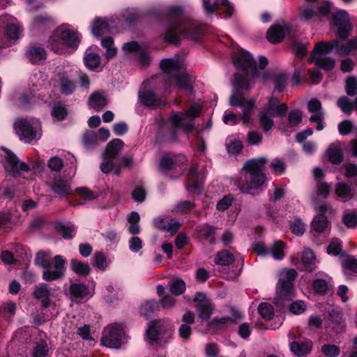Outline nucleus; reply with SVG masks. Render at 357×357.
<instances>
[{
	"mask_svg": "<svg viewBox=\"0 0 357 357\" xmlns=\"http://www.w3.org/2000/svg\"><path fill=\"white\" fill-rule=\"evenodd\" d=\"M122 50L126 55H132L137 62L142 66H148L151 61V58L143 47L139 45L137 42H128L125 43Z\"/></svg>",
	"mask_w": 357,
	"mask_h": 357,
	"instance_id": "nucleus-14",
	"label": "nucleus"
},
{
	"mask_svg": "<svg viewBox=\"0 0 357 357\" xmlns=\"http://www.w3.org/2000/svg\"><path fill=\"white\" fill-rule=\"evenodd\" d=\"M268 114L261 112L259 114V122L264 132L269 131L273 126V121Z\"/></svg>",
	"mask_w": 357,
	"mask_h": 357,
	"instance_id": "nucleus-58",
	"label": "nucleus"
},
{
	"mask_svg": "<svg viewBox=\"0 0 357 357\" xmlns=\"http://www.w3.org/2000/svg\"><path fill=\"white\" fill-rule=\"evenodd\" d=\"M51 294V288L45 283H40L37 285L33 292V297L40 300L42 305L45 307L50 305L51 300L50 297Z\"/></svg>",
	"mask_w": 357,
	"mask_h": 357,
	"instance_id": "nucleus-25",
	"label": "nucleus"
},
{
	"mask_svg": "<svg viewBox=\"0 0 357 357\" xmlns=\"http://www.w3.org/2000/svg\"><path fill=\"white\" fill-rule=\"evenodd\" d=\"M289 124L291 127L296 126L299 124L302 119V112L299 110H292L289 112Z\"/></svg>",
	"mask_w": 357,
	"mask_h": 357,
	"instance_id": "nucleus-63",
	"label": "nucleus"
},
{
	"mask_svg": "<svg viewBox=\"0 0 357 357\" xmlns=\"http://www.w3.org/2000/svg\"><path fill=\"white\" fill-rule=\"evenodd\" d=\"M84 63L87 68L92 70H98L100 68V56L98 53L93 51V47L86 50L84 56Z\"/></svg>",
	"mask_w": 357,
	"mask_h": 357,
	"instance_id": "nucleus-30",
	"label": "nucleus"
},
{
	"mask_svg": "<svg viewBox=\"0 0 357 357\" xmlns=\"http://www.w3.org/2000/svg\"><path fill=\"white\" fill-rule=\"evenodd\" d=\"M201 106L199 103L192 104L185 112H172L168 118L166 125L169 129L167 138L170 142H175L177 133L190 132L195 128L194 120L199 115Z\"/></svg>",
	"mask_w": 357,
	"mask_h": 357,
	"instance_id": "nucleus-6",
	"label": "nucleus"
},
{
	"mask_svg": "<svg viewBox=\"0 0 357 357\" xmlns=\"http://www.w3.org/2000/svg\"><path fill=\"white\" fill-rule=\"evenodd\" d=\"M94 266L100 271H105L108 266L107 257L102 252H96L93 256Z\"/></svg>",
	"mask_w": 357,
	"mask_h": 357,
	"instance_id": "nucleus-55",
	"label": "nucleus"
},
{
	"mask_svg": "<svg viewBox=\"0 0 357 357\" xmlns=\"http://www.w3.org/2000/svg\"><path fill=\"white\" fill-rule=\"evenodd\" d=\"M337 106L340 108L342 112L347 114H350L354 109V102L348 97L342 96L338 100Z\"/></svg>",
	"mask_w": 357,
	"mask_h": 357,
	"instance_id": "nucleus-53",
	"label": "nucleus"
},
{
	"mask_svg": "<svg viewBox=\"0 0 357 357\" xmlns=\"http://www.w3.org/2000/svg\"><path fill=\"white\" fill-rule=\"evenodd\" d=\"M74 192L87 201H92L98 197V195L96 193L86 187L77 188Z\"/></svg>",
	"mask_w": 357,
	"mask_h": 357,
	"instance_id": "nucleus-59",
	"label": "nucleus"
},
{
	"mask_svg": "<svg viewBox=\"0 0 357 357\" xmlns=\"http://www.w3.org/2000/svg\"><path fill=\"white\" fill-rule=\"evenodd\" d=\"M226 148L229 153L236 154L241 151L243 145L240 140L233 138H227Z\"/></svg>",
	"mask_w": 357,
	"mask_h": 357,
	"instance_id": "nucleus-52",
	"label": "nucleus"
},
{
	"mask_svg": "<svg viewBox=\"0 0 357 357\" xmlns=\"http://www.w3.org/2000/svg\"><path fill=\"white\" fill-rule=\"evenodd\" d=\"M258 312L261 317L266 320H270L273 316L272 305L266 303H262L259 305Z\"/></svg>",
	"mask_w": 357,
	"mask_h": 357,
	"instance_id": "nucleus-57",
	"label": "nucleus"
},
{
	"mask_svg": "<svg viewBox=\"0 0 357 357\" xmlns=\"http://www.w3.org/2000/svg\"><path fill=\"white\" fill-rule=\"evenodd\" d=\"M195 204L190 201H182L177 203L174 210L177 212L185 213L195 207Z\"/></svg>",
	"mask_w": 357,
	"mask_h": 357,
	"instance_id": "nucleus-64",
	"label": "nucleus"
},
{
	"mask_svg": "<svg viewBox=\"0 0 357 357\" xmlns=\"http://www.w3.org/2000/svg\"><path fill=\"white\" fill-rule=\"evenodd\" d=\"M70 269L77 275L86 277L91 272L90 265L77 259H72L70 261Z\"/></svg>",
	"mask_w": 357,
	"mask_h": 357,
	"instance_id": "nucleus-32",
	"label": "nucleus"
},
{
	"mask_svg": "<svg viewBox=\"0 0 357 357\" xmlns=\"http://www.w3.org/2000/svg\"><path fill=\"white\" fill-rule=\"evenodd\" d=\"M313 281L312 287L314 291L319 294H326L333 288L332 278L325 273H318Z\"/></svg>",
	"mask_w": 357,
	"mask_h": 357,
	"instance_id": "nucleus-22",
	"label": "nucleus"
},
{
	"mask_svg": "<svg viewBox=\"0 0 357 357\" xmlns=\"http://www.w3.org/2000/svg\"><path fill=\"white\" fill-rule=\"evenodd\" d=\"M126 334L120 325L107 326L101 337V344L111 349H119L126 342Z\"/></svg>",
	"mask_w": 357,
	"mask_h": 357,
	"instance_id": "nucleus-11",
	"label": "nucleus"
},
{
	"mask_svg": "<svg viewBox=\"0 0 357 357\" xmlns=\"http://www.w3.org/2000/svg\"><path fill=\"white\" fill-rule=\"evenodd\" d=\"M331 25L337 28L339 36L345 39L349 31L352 29V25L350 23L349 14L344 10H338L335 11L331 22Z\"/></svg>",
	"mask_w": 357,
	"mask_h": 357,
	"instance_id": "nucleus-15",
	"label": "nucleus"
},
{
	"mask_svg": "<svg viewBox=\"0 0 357 357\" xmlns=\"http://www.w3.org/2000/svg\"><path fill=\"white\" fill-rule=\"evenodd\" d=\"M172 328V323L168 319L151 321L146 332V340L150 344L158 342L163 335L169 337Z\"/></svg>",
	"mask_w": 357,
	"mask_h": 357,
	"instance_id": "nucleus-12",
	"label": "nucleus"
},
{
	"mask_svg": "<svg viewBox=\"0 0 357 357\" xmlns=\"http://www.w3.org/2000/svg\"><path fill=\"white\" fill-rule=\"evenodd\" d=\"M232 61L239 73H236L234 82L232 95L229 98V104L232 107L241 109L240 118L243 123L249 122L251 113L255 107V100L246 99L243 91H248L252 79L260 77L256 61L252 56L244 50H238L232 55Z\"/></svg>",
	"mask_w": 357,
	"mask_h": 357,
	"instance_id": "nucleus-1",
	"label": "nucleus"
},
{
	"mask_svg": "<svg viewBox=\"0 0 357 357\" xmlns=\"http://www.w3.org/2000/svg\"><path fill=\"white\" fill-rule=\"evenodd\" d=\"M289 26L284 22L273 25L266 33V38L272 43L280 42L289 33Z\"/></svg>",
	"mask_w": 357,
	"mask_h": 357,
	"instance_id": "nucleus-21",
	"label": "nucleus"
},
{
	"mask_svg": "<svg viewBox=\"0 0 357 357\" xmlns=\"http://www.w3.org/2000/svg\"><path fill=\"white\" fill-rule=\"evenodd\" d=\"M91 32L95 37H100L109 32V23L105 18L96 17L91 23Z\"/></svg>",
	"mask_w": 357,
	"mask_h": 357,
	"instance_id": "nucleus-29",
	"label": "nucleus"
},
{
	"mask_svg": "<svg viewBox=\"0 0 357 357\" xmlns=\"http://www.w3.org/2000/svg\"><path fill=\"white\" fill-rule=\"evenodd\" d=\"M181 13L182 9L179 6H173L169 8V14L173 17L169 20L164 33L165 40L169 43L177 45L181 39L184 38L197 40L201 35V27L196 22L175 17Z\"/></svg>",
	"mask_w": 357,
	"mask_h": 357,
	"instance_id": "nucleus-2",
	"label": "nucleus"
},
{
	"mask_svg": "<svg viewBox=\"0 0 357 357\" xmlns=\"http://www.w3.org/2000/svg\"><path fill=\"white\" fill-rule=\"evenodd\" d=\"M26 55L32 63H38L46 58V52L44 48L40 46L29 47L26 51Z\"/></svg>",
	"mask_w": 357,
	"mask_h": 357,
	"instance_id": "nucleus-36",
	"label": "nucleus"
},
{
	"mask_svg": "<svg viewBox=\"0 0 357 357\" xmlns=\"http://www.w3.org/2000/svg\"><path fill=\"white\" fill-rule=\"evenodd\" d=\"M345 89L349 96H353L357 93V79L349 77L346 81Z\"/></svg>",
	"mask_w": 357,
	"mask_h": 357,
	"instance_id": "nucleus-62",
	"label": "nucleus"
},
{
	"mask_svg": "<svg viewBox=\"0 0 357 357\" xmlns=\"http://www.w3.org/2000/svg\"><path fill=\"white\" fill-rule=\"evenodd\" d=\"M88 104L89 107L98 112L107 105V100L102 93L98 91L89 96Z\"/></svg>",
	"mask_w": 357,
	"mask_h": 357,
	"instance_id": "nucleus-34",
	"label": "nucleus"
},
{
	"mask_svg": "<svg viewBox=\"0 0 357 357\" xmlns=\"http://www.w3.org/2000/svg\"><path fill=\"white\" fill-rule=\"evenodd\" d=\"M312 342L311 340H305L301 344L293 342L290 344L291 351L298 356H304L311 351Z\"/></svg>",
	"mask_w": 357,
	"mask_h": 357,
	"instance_id": "nucleus-39",
	"label": "nucleus"
},
{
	"mask_svg": "<svg viewBox=\"0 0 357 357\" xmlns=\"http://www.w3.org/2000/svg\"><path fill=\"white\" fill-rule=\"evenodd\" d=\"M335 193L340 198L344 200H349L353 196L351 188L344 182H340L336 184Z\"/></svg>",
	"mask_w": 357,
	"mask_h": 357,
	"instance_id": "nucleus-45",
	"label": "nucleus"
},
{
	"mask_svg": "<svg viewBox=\"0 0 357 357\" xmlns=\"http://www.w3.org/2000/svg\"><path fill=\"white\" fill-rule=\"evenodd\" d=\"M266 158L261 157L247 162L240 173L237 186L242 193L253 194L255 190H262L266 183V177L262 172Z\"/></svg>",
	"mask_w": 357,
	"mask_h": 357,
	"instance_id": "nucleus-5",
	"label": "nucleus"
},
{
	"mask_svg": "<svg viewBox=\"0 0 357 357\" xmlns=\"http://www.w3.org/2000/svg\"><path fill=\"white\" fill-rule=\"evenodd\" d=\"M101 171L105 174L113 173L119 175L121 173V165L116 162V159L102 155V162L100 165Z\"/></svg>",
	"mask_w": 357,
	"mask_h": 357,
	"instance_id": "nucleus-28",
	"label": "nucleus"
},
{
	"mask_svg": "<svg viewBox=\"0 0 357 357\" xmlns=\"http://www.w3.org/2000/svg\"><path fill=\"white\" fill-rule=\"evenodd\" d=\"M36 264L43 267V278L45 281L52 282L63 277L66 271V261L61 255H52L46 252H38L35 259Z\"/></svg>",
	"mask_w": 357,
	"mask_h": 357,
	"instance_id": "nucleus-8",
	"label": "nucleus"
},
{
	"mask_svg": "<svg viewBox=\"0 0 357 357\" xmlns=\"http://www.w3.org/2000/svg\"><path fill=\"white\" fill-rule=\"evenodd\" d=\"M123 146V142L120 139H115L108 143L103 155L116 159L117 155Z\"/></svg>",
	"mask_w": 357,
	"mask_h": 357,
	"instance_id": "nucleus-42",
	"label": "nucleus"
},
{
	"mask_svg": "<svg viewBox=\"0 0 357 357\" xmlns=\"http://www.w3.org/2000/svg\"><path fill=\"white\" fill-rule=\"evenodd\" d=\"M158 303L155 301H147L142 303L140 307V314L148 319L155 312Z\"/></svg>",
	"mask_w": 357,
	"mask_h": 357,
	"instance_id": "nucleus-48",
	"label": "nucleus"
},
{
	"mask_svg": "<svg viewBox=\"0 0 357 357\" xmlns=\"http://www.w3.org/2000/svg\"><path fill=\"white\" fill-rule=\"evenodd\" d=\"M342 252V250L340 240L338 238L332 239L330 244L327 247V252L329 255L337 256L340 255Z\"/></svg>",
	"mask_w": 357,
	"mask_h": 357,
	"instance_id": "nucleus-60",
	"label": "nucleus"
},
{
	"mask_svg": "<svg viewBox=\"0 0 357 357\" xmlns=\"http://www.w3.org/2000/svg\"><path fill=\"white\" fill-rule=\"evenodd\" d=\"M307 108L309 112L312 113L310 118V122H317V130H322L324 128V112L322 110L321 102L316 98L311 99L307 103Z\"/></svg>",
	"mask_w": 357,
	"mask_h": 357,
	"instance_id": "nucleus-20",
	"label": "nucleus"
},
{
	"mask_svg": "<svg viewBox=\"0 0 357 357\" xmlns=\"http://www.w3.org/2000/svg\"><path fill=\"white\" fill-rule=\"evenodd\" d=\"M188 181L186 184V190L189 192H194L197 195L202 191V183L205 178L203 171H199L197 167H192L188 173Z\"/></svg>",
	"mask_w": 357,
	"mask_h": 357,
	"instance_id": "nucleus-18",
	"label": "nucleus"
},
{
	"mask_svg": "<svg viewBox=\"0 0 357 357\" xmlns=\"http://www.w3.org/2000/svg\"><path fill=\"white\" fill-rule=\"evenodd\" d=\"M80 41L77 30L68 24H62L56 27L50 37L49 47L55 52L63 54L66 47L75 50Z\"/></svg>",
	"mask_w": 357,
	"mask_h": 357,
	"instance_id": "nucleus-7",
	"label": "nucleus"
},
{
	"mask_svg": "<svg viewBox=\"0 0 357 357\" xmlns=\"http://www.w3.org/2000/svg\"><path fill=\"white\" fill-rule=\"evenodd\" d=\"M59 86L61 92L66 95L71 94L75 88V83L66 73L59 75Z\"/></svg>",
	"mask_w": 357,
	"mask_h": 357,
	"instance_id": "nucleus-37",
	"label": "nucleus"
},
{
	"mask_svg": "<svg viewBox=\"0 0 357 357\" xmlns=\"http://www.w3.org/2000/svg\"><path fill=\"white\" fill-rule=\"evenodd\" d=\"M202 5L205 13L208 15L222 8L227 17H229L233 14V7L228 0H202Z\"/></svg>",
	"mask_w": 357,
	"mask_h": 357,
	"instance_id": "nucleus-19",
	"label": "nucleus"
},
{
	"mask_svg": "<svg viewBox=\"0 0 357 357\" xmlns=\"http://www.w3.org/2000/svg\"><path fill=\"white\" fill-rule=\"evenodd\" d=\"M301 261L306 270L312 271L315 268L317 259L313 252L309 248H304Z\"/></svg>",
	"mask_w": 357,
	"mask_h": 357,
	"instance_id": "nucleus-40",
	"label": "nucleus"
},
{
	"mask_svg": "<svg viewBox=\"0 0 357 357\" xmlns=\"http://www.w3.org/2000/svg\"><path fill=\"white\" fill-rule=\"evenodd\" d=\"M194 302L197 303L195 306L199 318L204 321L209 319L213 312V306L206 295L197 292L194 298Z\"/></svg>",
	"mask_w": 357,
	"mask_h": 357,
	"instance_id": "nucleus-17",
	"label": "nucleus"
},
{
	"mask_svg": "<svg viewBox=\"0 0 357 357\" xmlns=\"http://www.w3.org/2000/svg\"><path fill=\"white\" fill-rule=\"evenodd\" d=\"M138 98L140 103L146 107L160 106L162 104L160 100L151 91H140Z\"/></svg>",
	"mask_w": 357,
	"mask_h": 357,
	"instance_id": "nucleus-35",
	"label": "nucleus"
},
{
	"mask_svg": "<svg viewBox=\"0 0 357 357\" xmlns=\"http://www.w3.org/2000/svg\"><path fill=\"white\" fill-rule=\"evenodd\" d=\"M14 25H8L4 31L5 36L9 40H17L22 34V29L18 21L15 18Z\"/></svg>",
	"mask_w": 357,
	"mask_h": 357,
	"instance_id": "nucleus-44",
	"label": "nucleus"
},
{
	"mask_svg": "<svg viewBox=\"0 0 357 357\" xmlns=\"http://www.w3.org/2000/svg\"><path fill=\"white\" fill-rule=\"evenodd\" d=\"M169 290L175 296L181 295L185 290V283L181 279L174 280L169 284Z\"/></svg>",
	"mask_w": 357,
	"mask_h": 357,
	"instance_id": "nucleus-54",
	"label": "nucleus"
},
{
	"mask_svg": "<svg viewBox=\"0 0 357 357\" xmlns=\"http://www.w3.org/2000/svg\"><path fill=\"white\" fill-rule=\"evenodd\" d=\"M49 351L47 344L44 340L36 342L33 349V357H46Z\"/></svg>",
	"mask_w": 357,
	"mask_h": 357,
	"instance_id": "nucleus-51",
	"label": "nucleus"
},
{
	"mask_svg": "<svg viewBox=\"0 0 357 357\" xmlns=\"http://www.w3.org/2000/svg\"><path fill=\"white\" fill-rule=\"evenodd\" d=\"M286 245L280 240L275 241L266 246L264 243H257L253 245L254 250L261 256H271L274 259L281 260L284 257Z\"/></svg>",
	"mask_w": 357,
	"mask_h": 357,
	"instance_id": "nucleus-13",
	"label": "nucleus"
},
{
	"mask_svg": "<svg viewBox=\"0 0 357 357\" xmlns=\"http://www.w3.org/2000/svg\"><path fill=\"white\" fill-rule=\"evenodd\" d=\"M271 79V80L273 82L275 89L278 91H282L285 87L286 82H287V76L282 74H279L274 76H271L268 73H263L262 75L260 74V77L258 78L262 82H266L268 79Z\"/></svg>",
	"mask_w": 357,
	"mask_h": 357,
	"instance_id": "nucleus-38",
	"label": "nucleus"
},
{
	"mask_svg": "<svg viewBox=\"0 0 357 357\" xmlns=\"http://www.w3.org/2000/svg\"><path fill=\"white\" fill-rule=\"evenodd\" d=\"M330 185L326 183H320L317 186L314 200L326 199L329 193Z\"/></svg>",
	"mask_w": 357,
	"mask_h": 357,
	"instance_id": "nucleus-61",
	"label": "nucleus"
},
{
	"mask_svg": "<svg viewBox=\"0 0 357 357\" xmlns=\"http://www.w3.org/2000/svg\"><path fill=\"white\" fill-rule=\"evenodd\" d=\"M14 129L21 140L25 142H31L34 139H38L41 136L40 122L35 118L17 119L14 123Z\"/></svg>",
	"mask_w": 357,
	"mask_h": 357,
	"instance_id": "nucleus-10",
	"label": "nucleus"
},
{
	"mask_svg": "<svg viewBox=\"0 0 357 357\" xmlns=\"http://www.w3.org/2000/svg\"><path fill=\"white\" fill-rule=\"evenodd\" d=\"M162 74L153 77L151 82H164L165 89L175 84L179 89H183L188 95H192V81L183 70V63L178 57L165 59L160 62Z\"/></svg>",
	"mask_w": 357,
	"mask_h": 357,
	"instance_id": "nucleus-4",
	"label": "nucleus"
},
{
	"mask_svg": "<svg viewBox=\"0 0 357 357\" xmlns=\"http://www.w3.org/2000/svg\"><path fill=\"white\" fill-rule=\"evenodd\" d=\"M234 261V257L227 250H222L217 253L215 263L220 266H227Z\"/></svg>",
	"mask_w": 357,
	"mask_h": 357,
	"instance_id": "nucleus-46",
	"label": "nucleus"
},
{
	"mask_svg": "<svg viewBox=\"0 0 357 357\" xmlns=\"http://www.w3.org/2000/svg\"><path fill=\"white\" fill-rule=\"evenodd\" d=\"M357 49V37L348 41L333 40L331 43L320 42L316 44L310 55V61L325 70H331L335 66V60L326 54L335 50L342 56L349 55Z\"/></svg>",
	"mask_w": 357,
	"mask_h": 357,
	"instance_id": "nucleus-3",
	"label": "nucleus"
},
{
	"mask_svg": "<svg viewBox=\"0 0 357 357\" xmlns=\"http://www.w3.org/2000/svg\"><path fill=\"white\" fill-rule=\"evenodd\" d=\"M70 294L72 300H81L91 294L89 287L84 283H73L70 284Z\"/></svg>",
	"mask_w": 357,
	"mask_h": 357,
	"instance_id": "nucleus-27",
	"label": "nucleus"
},
{
	"mask_svg": "<svg viewBox=\"0 0 357 357\" xmlns=\"http://www.w3.org/2000/svg\"><path fill=\"white\" fill-rule=\"evenodd\" d=\"M299 17L302 21H308L317 17L315 9L309 5H305L299 8Z\"/></svg>",
	"mask_w": 357,
	"mask_h": 357,
	"instance_id": "nucleus-49",
	"label": "nucleus"
},
{
	"mask_svg": "<svg viewBox=\"0 0 357 357\" xmlns=\"http://www.w3.org/2000/svg\"><path fill=\"white\" fill-rule=\"evenodd\" d=\"M51 189L55 194L62 197L71 195L73 192L69 181L61 176L54 178Z\"/></svg>",
	"mask_w": 357,
	"mask_h": 357,
	"instance_id": "nucleus-23",
	"label": "nucleus"
},
{
	"mask_svg": "<svg viewBox=\"0 0 357 357\" xmlns=\"http://www.w3.org/2000/svg\"><path fill=\"white\" fill-rule=\"evenodd\" d=\"M315 208L321 214L314 218L312 222V228L315 231L322 232L328 226L327 218L323 215L327 211L328 206L326 204H322L319 206L317 205Z\"/></svg>",
	"mask_w": 357,
	"mask_h": 357,
	"instance_id": "nucleus-24",
	"label": "nucleus"
},
{
	"mask_svg": "<svg viewBox=\"0 0 357 357\" xmlns=\"http://www.w3.org/2000/svg\"><path fill=\"white\" fill-rule=\"evenodd\" d=\"M4 167L6 172L13 176H17L22 172H29V167L24 162L21 161L15 155L8 152L4 158Z\"/></svg>",
	"mask_w": 357,
	"mask_h": 357,
	"instance_id": "nucleus-16",
	"label": "nucleus"
},
{
	"mask_svg": "<svg viewBox=\"0 0 357 357\" xmlns=\"http://www.w3.org/2000/svg\"><path fill=\"white\" fill-rule=\"evenodd\" d=\"M329 160L333 164H340L343 160V153L340 142L331 144L327 149Z\"/></svg>",
	"mask_w": 357,
	"mask_h": 357,
	"instance_id": "nucleus-33",
	"label": "nucleus"
},
{
	"mask_svg": "<svg viewBox=\"0 0 357 357\" xmlns=\"http://www.w3.org/2000/svg\"><path fill=\"white\" fill-rule=\"evenodd\" d=\"M321 351L326 357H337L340 354V349L335 344H324L321 348Z\"/></svg>",
	"mask_w": 357,
	"mask_h": 357,
	"instance_id": "nucleus-56",
	"label": "nucleus"
},
{
	"mask_svg": "<svg viewBox=\"0 0 357 357\" xmlns=\"http://www.w3.org/2000/svg\"><path fill=\"white\" fill-rule=\"evenodd\" d=\"M290 229L296 236H301L306 230L305 224L300 218H294L290 221Z\"/></svg>",
	"mask_w": 357,
	"mask_h": 357,
	"instance_id": "nucleus-50",
	"label": "nucleus"
},
{
	"mask_svg": "<svg viewBox=\"0 0 357 357\" xmlns=\"http://www.w3.org/2000/svg\"><path fill=\"white\" fill-rule=\"evenodd\" d=\"M102 46L106 49L105 56L107 59L113 58L116 54V48L114 47V40L111 37L102 39Z\"/></svg>",
	"mask_w": 357,
	"mask_h": 357,
	"instance_id": "nucleus-47",
	"label": "nucleus"
},
{
	"mask_svg": "<svg viewBox=\"0 0 357 357\" xmlns=\"http://www.w3.org/2000/svg\"><path fill=\"white\" fill-rule=\"evenodd\" d=\"M344 274L348 278L353 273H357V258L347 256L342 263Z\"/></svg>",
	"mask_w": 357,
	"mask_h": 357,
	"instance_id": "nucleus-41",
	"label": "nucleus"
},
{
	"mask_svg": "<svg viewBox=\"0 0 357 357\" xmlns=\"http://www.w3.org/2000/svg\"><path fill=\"white\" fill-rule=\"evenodd\" d=\"M55 21L47 13H40L35 16L31 23V27L36 31H42L54 25Z\"/></svg>",
	"mask_w": 357,
	"mask_h": 357,
	"instance_id": "nucleus-26",
	"label": "nucleus"
},
{
	"mask_svg": "<svg viewBox=\"0 0 357 357\" xmlns=\"http://www.w3.org/2000/svg\"><path fill=\"white\" fill-rule=\"evenodd\" d=\"M287 109V105L285 103L279 104V100L277 98H271L264 112H266L271 116H275L284 114Z\"/></svg>",
	"mask_w": 357,
	"mask_h": 357,
	"instance_id": "nucleus-31",
	"label": "nucleus"
},
{
	"mask_svg": "<svg viewBox=\"0 0 357 357\" xmlns=\"http://www.w3.org/2000/svg\"><path fill=\"white\" fill-rule=\"evenodd\" d=\"M215 228L208 225H199L197 231L199 236L205 240H208L211 244L215 243Z\"/></svg>",
	"mask_w": 357,
	"mask_h": 357,
	"instance_id": "nucleus-43",
	"label": "nucleus"
},
{
	"mask_svg": "<svg viewBox=\"0 0 357 357\" xmlns=\"http://www.w3.org/2000/svg\"><path fill=\"white\" fill-rule=\"evenodd\" d=\"M297 275L294 269L285 268L279 273V280L277 284L275 303L284 305L294 297L293 282Z\"/></svg>",
	"mask_w": 357,
	"mask_h": 357,
	"instance_id": "nucleus-9",
	"label": "nucleus"
}]
</instances>
